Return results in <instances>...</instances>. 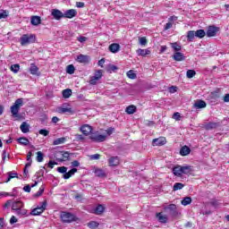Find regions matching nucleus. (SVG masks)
Instances as JSON below:
<instances>
[{"instance_id": "f257e3e1", "label": "nucleus", "mask_w": 229, "mask_h": 229, "mask_svg": "<svg viewBox=\"0 0 229 229\" xmlns=\"http://www.w3.org/2000/svg\"><path fill=\"white\" fill-rule=\"evenodd\" d=\"M172 173L174 176L178 178H182V174H191L192 173V166L191 165H184L182 166L180 165H176L173 167Z\"/></svg>"}, {"instance_id": "f03ea898", "label": "nucleus", "mask_w": 229, "mask_h": 229, "mask_svg": "<svg viewBox=\"0 0 229 229\" xmlns=\"http://www.w3.org/2000/svg\"><path fill=\"white\" fill-rule=\"evenodd\" d=\"M35 40H37V36L33 34H23L20 38V43L21 46H29V44L35 43Z\"/></svg>"}, {"instance_id": "7ed1b4c3", "label": "nucleus", "mask_w": 229, "mask_h": 229, "mask_svg": "<svg viewBox=\"0 0 229 229\" xmlns=\"http://www.w3.org/2000/svg\"><path fill=\"white\" fill-rule=\"evenodd\" d=\"M60 217L63 223H72L74 221H78V216H76V215L67 211H63Z\"/></svg>"}, {"instance_id": "20e7f679", "label": "nucleus", "mask_w": 229, "mask_h": 229, "mask_svg": "<svg viewBox=\"0 0 229 229\" xmlns=\"http://www.w3.org/2000/svg\"><path fill=\"white\" fill-rule=\"evenodd\" d=\"M24 105V100L22 98H18L14 102V105L11 106V114L13 117H19V110L21 106Z\"/></svg>"}, {"instance_id": "39448f33", "label": "nucleus", "mask_w": 229, "mask_h": 229, "mask_svg": "<svg viewBox=\"0 0 229 229\" xmlns=\"http://www.w3.org/2000/svg\"><path fill=\"white\" fill-rule=\"evenodd\" d=\"M47 208V200H44L43 202H40L37 208L31 210L30 216H40V214H42Z\"/></svg>"}, {"instance_id": "423d86ee", "label": "nucleus", "mask_w": 229, "mask_h": 229, "mask_svg": "<svg viewBox=\"0 0 229 229\" xmlns=\"http://www.w3.org/2000/svg\"><path fill=\"white\" fill-rule=\"evenodd\" d=\"M164 211L170 216V217H176L178 216V208L175 204H169L164 208Z\"/></svg>"}, {"instance_id": "0eeeda50", "label": "nucleus", "mask_w": 229, "mask_h": 229, "mask_svg": "<svg viewBox=\"0 0 229 229\" xmlns=\"http://www.w3.org/2000/svg\"><path fill=\"white\" fill-rule=\"evenodd\" d=\"M89 139L93 142H105V140H106V135H103L96 131L91 133Z\"/></svg>"}, {"instance_id": "6e6552de", "label": "nucleus", "mask_w": 229, "mask_h": 229, "mask_svg": "<svg viewBox=\"0 0 229 229\" xmlns=\"http://www.w3.org/2000/svg\"><path fill=\"white\" fill-rule=\"evenodd\" d=\"M217 31H219V28L216 26H209L207 30L206 35L207 37H216L217 35Z\"/></svg>"}, {"instance_id": "1a4fd4ad", "label": "nucleus", "mask_w": 229, "mask_h": 229, "mask_svg": "<svg viewBox=\"0 0 229 229\" xmlns=\"http://www.w3.org/2000/svg\"><path fill=\"white\" fill-rule=\"evenodd\" d=\"M81 131L83 133V135H90V133H92V126L89 125V124H84L82 126H81L80 128Z\"/></svg>"}, {"instance_id": "9d476101", "label": "nucleus", "mask_w": 229, "mask_h": 229, "mask_svg": "<svg viewBox=\"0 0 229 229\" xmlns=\"http://www.w3.org/2000/svg\"><path fill=\"white\" fill-rule=\"evenodd\" d=\"M79 64H89L90 62V56L85 55H79L76 59Z\"/></svg>"}, {"instance_id": "9b49d317", "label": "nucleus", "mask_w": 229, "mask_h": 229, "mask_svg": "<svg viewBox=\"0 0 229 229\" xmlns=\"http://www.w3.org/2000/svg\"><path fill=\"white\" fill-rule=\"evenodd\" d=\"M52 15L54 16V19H55V21H60V19H63V17H64V13L58 9L52 10Z\"/></svg>"}, {"instance_id": "f8f14e48", "label": "nucleus", "mask_w": 229, "mask_h": 229, "mask_svg": "<svg viewBox=\"0 0 229 229\" xmlns=\"http://www.w3.org/2000/svg\"><path fill=\"white\" fill-rule=\"evenodd\" d=\"M103 76V71L98 70L96 72L95 76L89 81L90 85H96L98 80H99Z\"/></svg>"}, {"instance_id": "ddd939ff", "label": "nucleus", "mask_w": 229, "mask_h": 229, "mask_svg": "<svg viewBox=\"0 0 229 229\" xmlns=\"http://www.w3.org/2000/svg\"><path fill=\"white\" fill-rule=\"evenodd\" d=\"M78 15V12L74 9H69L64 13V18L72 19V17H76Z\"/></svg>"}, {"instance_id": "4468645a", "label": "nucleus", "mask_w": 229, "mask_h": 229, "mask_svg": "<svg viewBox=\"0 0 229 229\" xmlns=\"http://www.w3.org/2000/svg\"><path fill=\"white\" fill-rule=\"evenodd\" d=\"M221 126V123L219 122H209L205 125L206 130H216V128H219Z\"/></svg>"}, {"instance_id": "2eb2a0df", "label": "nucleus", "mask_w": 229, "mask_h": 229, "mask_svg": "<svg viewBox=\"0 0 229 229\" xmlns=\"http://www.w3.org/2000/svg\"><path fill=\"white\" fill-rule=\"evenodd\" d=\"M156 217L159 223H162L163 225H165L167 223L168 218L167 216L163 215L162 212L157 213Z\"/></svg>"}, {"instance_id": "dca6fc26", "label": "nucleus", "mask_w": 229, "mask_h": 229, "mask_svg": "<svg viewBox=\"0 0 229 229\" xmlns=\"http://www.w3.org/2000/svg\"><path fill=\"white\" fill-rule=\"evenodd\" d=\"M194 108H196L197 110H199L201 108H207V102H205L204 100H200L198 99L194 105H193Z\"/></svg>"}, {"instance_id": "f3484780", "label": "nucleus", "mask_w": 229, "mask_h": 229, "mask_svg": "<svg viewBox=\"0 0 229 229\" xmlns=\"http://www.w3.org/2000/svg\"><path fill=\"white\" fill-rule=\"evenodd\" d=\"M94 174L98 178H106V173L101 168H95Z\"/></svg>"}, {"instance_id": "a211bd4d", "label": "nucleus", "mask_w": 229, "mask_h": 229, "mask_svg": "<svg viewBox=\"0 0 229 229\" xmlns=\"http://www.w3.org/2000/svg\"><path fill=\"white\" fill-rule=\"evenodd\" d=\"M165 144V138H156L152 140L153 146H164Z\"/></svg>"}, {"instance_id": "6ab92c4d", "label": "nucleus", "mask_w": 229, "mask_h": 229, "mask_svg": "<svg viewBox=\"0 0 229 229\" xmlns=\"http://www.w3.org/2000/svg\"><path fill=\"white\" fill-rule=\"evenodd\" d=\"M108 49L111 53H119V51L121 50V45L117 43H113L109 46Z\"/></svg>"}, {"instance_id": "aec40b11", "label": "nucleus", "mask_w": 229, "mask_h": 229, "mask_svg": "<svg viewBox=\"0 0 229 229\" xmlns=\"http://www.w3.org/2000/svg\"><path fill=\"white\" fill-rule=\"evenodd\" d=\"M138 56H148V55H151V50H149L148 48L147 49H142V48H140L136 51Z\"/></svg>"}, {"instance_id": "412c9836", "label": "nucleus", "mask_w": 229, "mask_h": 229, "mask_svg": "<svg viewBox=\"0 0 229 229\" xmlns=\"http://www.w3.org/2000/svg\"><path fill=\"white\" fill-rule=\"evenodd\" d=\"M109 162V165L111 167H115L117 166V165L119 164L120 160H119V157L115 156V157H111L108 160Z\"/></svg>"}, {"instance_id": "4be33fe9", "label": "nucleus", "mask_w": 229, "mask_h": 229, "mask_svg": "<svg viewBox=\"0 0 229 229\" xmlns=\"http://www.w3.org/2000/svg\"><path fill=\"white\" fill-rule=\"evenodd\" d=\"M173 58L175 60V62H183V60H185V55L181 52H175L173 55Z\"/></svg>"}, {"instance_id": "5701e85b", "label": "nucleus", "mask_w": 229, "mask_h": 229, "mask_svg": "<svg viewBox=\"0 0 229 229\" xmlns=\"http://www.w3.org/2000/svg\"><path fill=\"white\" fill-rule=\"evenodd\" d=\"M19 208H24V203L21 200L14 201L12 205V210H18Z\"/></svg>"}, {"instance_id": "b1692460", "label": "nucleus", "mask_w": 229, "mask_h": 229, "mask_svg": "<svg viewBox=\"0 0 229 229\" xmlns=\"http://www.w3.org/2000/svg\"><path fill=\"white\" fill-rule=\"evenodd\" d=\"M75 173H78V169L72 168L69 172H66L65 174H63V178L64 180H69V178H71V176L74 175Z\"/></svg>"}, {"instance_id": "393cba45", "label": "nucleus", "mask_w": 229, "mask_h": 229, "mask_svg": "<svg viewBox=\"0 0 229 229\" xmlns=\"http://www.w3.org/2000/svg\"><path fill=\"white\" fill-rule=\"evenodd\" d=\"M20 130L22 133H29L30 131V124L26 122H23L21 126H20Z\"/></svg>"}, {"instance_id": "a878e982", "label": "nucleus", "mask_w": 229, "mask_h": 229, "mask_svg": "<svg viewBox=\"0 0 229 229\" xmlns=\"http://www.w3.org/2000/svg\"><path fill=\"white\" fill-rule=\"evenodd\" d=\"M191 154V148L187 147V146H183L182 147L181 150H180V155L182 157H187V155Z\"/></svg>"}, {"instance_id": "bb28decb", "label": "nucleus", "mask_w": 229, "mask_h": 229, "mask_svg": "<svg viewBox=\"0 0 229 229\" xmlns=\"http://www.w3.org/2000/svg\"><path fill=\"white\" fill-rule=\"evenodd\" d=\"M30 22H31L32 26H38V24H40V22H42V20L40 19V16H32Z\"/></svg>"}, {"instance_id": "cd10ccee", "label": "nucleus", "mask_w": 229, "mask_h": 229, "mask_svg": "<svg viewBox=\"0 0 229 229\" xmlns=\"http://www.w3.org/2000/svg\"><path fill=\"white\" fill-rule=\"evenodd\" d=\"M126 114H128L129 115H131L132 114H135V112H137V106L131 105L128 106L125 109Z\"/></svg>"}, {"instance_id": "c85d7f7f", "label": "nucleus", "mask_w": 229, "mask_h": 229, "mask_svg": "<svg viewBox=\"0 0 229 229\" xmlns=\"http://www.w3.org/2000/svg\"><path fill=\"white\" fill-rule=\"evenodd\" d=\"M72 155H74L73 153H71L69 151H61V157H63L64 162H65V160H71V157H72Z\"/></svg>"}, {"instance_id": "c756f323", "label": "nucleus", "mask_w": 229, "mask_h": 229, "mask_svg": "<svg viewBox=\"0 0 229 229\" xmlns=\"http://www.w3.org/2000/svg\"><path fill=\"white\" fill-rule=\"evenodd\" d=\"M117 71H119V67L115 66V64H108L107 67H106V72H117Z\"/></svg>"}, {"instance_id": "7c9ffc66", "label": "nucleus", "mask_w": 229, "mask_h": 229, "mask_svg": "<svg viewBox=\"0 0 229 229\" xmlns=\"http://www.w3.org/2000/svg\"><path fill=\"white\" fill-rule=\"evenodd\" d=\"M17 142L21 146H28V144H30V140H28L26 137H21L17 140Z\"/></svg>"}, {"instance_id": "2f4dec72", "label": "nucleus", "mask_w": 229, "mask_h": 229, "mask_svg": "<svg viewBox=\"0 0 229 229\" xmlns=\"http://www.w3.org/2000/svg\"><path fill=\"white\" fill-rule=\"evenodd\" d=\"M194 37H196V31L189 30L187 32V40H188V42H192L194 40Z\"/></svg>"}, {"instance_id": "473e14b6", "label": "nucleus", "mask_w": 229, "mask_h": 229, "mask_svg": "<svg viewBox=\"0 0 229 229\" xmlns=\"http://www.w3.org/2000/svg\"><path fill=\"white\" fill-rule=\"evenodd\" d=\"M71 96H72V90L71 89L63 90V98H64V99H68V98H71Z\"/></svg>"}, {"instance_id": "72a5a7b5", "label": "nucleus", "mask_w": 229, "mask_h": 229, "mask_svg": "<svg viewBox=\"0 0 229 229\" xmlns=\"http://www.w3.org/2000/svg\"><path fill=\"white\" fill-rule=\"evenodd\" d=\"M103 212H105V208L103 205L98 204L96 208H95V214H97L98 216L103 214Z\"/></svg>"}, {"instance_id": "f704fd0d", "label": "nucleus", "mask_w": 229, "mask_h": 229, "mask_svg": "<svg viewBox=\"0 0 229 229\" xmlns=\"http://www.w3.org/2000/svg\"><path fill=\"white\" fill-rule=\"evenodd\" d=\"M205 35H207V32H205L204 30L200 29L195 31V37H197V38H203Z\"/></svg>"}, {"instance_id": "c9c22d12", "label": "nucleus", "mask_w": 229, "mask_h": 229, "mask_svg": "<svg viewBox=\"0 0 229 229\" xmlns=\"http://www.w3.org/2000/svg\"><path fill=\"white\" fill-rule=\"evenodd\" d=\"M192 203V198L191 197H185L182 201L181 204L184 207H187V205H191Z\"/></svg>"}, {"instance_id": "e433bc0d", "label": "nucleus", "mask_w": 229, "mask_h": 229, "mask_svg": "<svg viewBox=\"0 0 229 229\" xmlns=\"http://www.w3.org/2000/svg\"><path fill=\"white\" fill-rule=\"evenodd\" d=\"M67 140L65 137L58 138L53 141V146H58V144H64Z\"/></svg>"}, {"instance_id": "4c0bfd02", "label": "nucleus", "mask_w": 229, "mask_h": 229, "mask_svg": "<svg viewBox=\"0 0 229 229\" xmlns=\"http://www.w3.org/2000/svg\"><path fill=\"white\" fill-rule=\"evenodd\" d=\"M60 157H62V151L54 152V158H55L57 162H64V158H60Z\"/></svg>"}, {"instance_id": "58836bf2", "label": "nucleus", "mask_w": 229, "mask_h": 229, "mask_svg": "<svg viewBox=\"0 0 229 229\" xmlns=\"http://www.w3.org/2000/svg\"><path fill=\"white\" fill-rule=\"evenodd\" d=\"M60 114H66L68 112L69 114H74V111H72V108L71 107H61L59 109Z\"/></svg>"}, {"instance_id": "ea45409f", "label": "nucleus", "mask_w": 229, "mask_h": 229, "mask_svg": "<svg viewBox=\"0 0 229 229\" xmlns=\"http://www.w3.org/2000/svg\"><path fill=\"white\" fill-rule=\"evenodd\" d=\"M30 74H37V72H38V67L35 65V64H31L30 68Z\"/></svg>"}, {"instance_id": "a19ab883", "label": "nucleus", "mask_w": 229, "mask_h": 229, "mask_svg": "<svg viewBox=\"0 0 229 229\" xmlns=\"http://www.w3.org/2000/svg\"><path fill=\"white\" fill-rule=\"evenodd\" d=\"M76 71V68L73 64H69L66 68L67 74H74V72Z\"/></svg>"}, {"instance_id": "79ce46f5", "label": "nucleus", "mask_w": 229, "mask_h": 229, "mask_svg": "<svg viewBox=\"0 0 229 229\" xmlns=\"http://www.w3.org/2000/svg\"><path fill=\"white\" fill-rule=\"evenodd\" d=\"M183 187H185V184L182 182H176L174 185L173 191H182Z\"/></svg>"}, {"instance_id": "37998d69", "label": "nucleus", "mask_w": 229, "mask_h": 229, "mask_svg": "<svg viewBox=\"0 0 229 229\" xmlns=\"http://www.w3.org/2000/svg\"><path fill=\"white\" fill-rule=\"evenodd\" d=\"M127 77L130 78V80H135L137 78V73L133 70H130L127 72Z\"/></svg>"}, {"instance_id": "c03bdc74", "label": "nucleus", "mask_w": 229, "mask_h": 229, "mask_svg": "<svg viewBox=\"0 0 229 229\" xmlns=\"http://www.w3.org/2000/svg\"><path fill=\"white\" fill-rule=\"evenodd\" d=\"M21 69V65H19L18 64H12L11 65V71L13 72H14V74H17V72H19V70Z\"/></svg>"}, {"instance_id": "a18cd8bd", "label": "nucleus", "mask_w": 229, "mask_h": 229, "mask_svg": "<svg viewBox=\"0 0 229 229\" xmlns=\"http://www.w3.org/2000/svg\"><path fill=\"white\" fill-rule=\"evenodd\" d=\"M36 160L37 162H44V153L38 151Z\"/></svg>"}, {"instance_id": "49530a36", "label": "nucleus", "mask_w": 229, "mask_h": 229, "mask_svg": "<svg viewBox=\"0 0 229 229\" xmlns=\"http://www.w3.org/2000/svg\"><path fill=\"white\" fill-rule=\"evenodd\" d=\"M171 47L174 49V51H176V53H178V51H182V46L178 45L176 42L172 43Z\"/></svg>"}, {"instance_id": "de8ad7c7", "label": "nucleus", "mask_w": 229, "mask_h": 229, "mask_svg": "<svg viewBox=\"0 0 229 229\" xmlns=\"http://www.w3.org/2000/svg\"><path fill=\"white\" fill-rule=\"evenodd\" d=\"M14 212H16L17 216H26L28 214V210L18 208Z\"/></svg>"}, {"instance_id": "09e8293b", "label": "nucleus", "mask_w": 229, "mask_h": 229, "mask_svg": "<svg viewBox=\"0 0 229 229\" xmlns=\"http://www.w3.org/2000/svg\"><path fill=\"white\" fill-rule=\"evenodd\" d=\"M89 228L91 229H96L98 228V226H99V223L96 222V221H91L88 224Z\"/></svg>"}, {"instance_id": "8fccbe9b", "label": "nucleus", "mask_w": 229, "mask_h": 229, "mask_svg": "<svg viewBox=\"0 0 229 229\" xmlns=\"http://www.w3.org/2000/svg\"><path fill=\"white\" fill-rule=\"evenodd\" d=\"M44 186H41L39 188V190L37 191V193L34 194V198H40V196H42V194H44Z\"/></svg>"}, {"instance_id": "3c124183", "label": "nucleus", "mask_w": 229, "mask_h": 229, "mask_svg": "<svg viewBox=\"0 0 229 229\" xmlns=\"http://www.w3.org/2000/svg\"><path fill=\"white\" fill-rule=\"evenodd\" d=\"M186 76H187V78H194V76H196V71H194V70H188L187 72H186Z\"/></svg>"}, {"instance_id": "603ef678", "label": "nucleus", "mask_w": 229, "mask_h": 229, "mask_svg": "<svg viewBox=\"0 0 229 229\" xmlns=\"http://www.w3.org/2000/svg\"><path fill=\"white\" fill-rule=\"evenodd\" d=\"M75 140L77 142H83V140H85V136H83V134H75Z\"/></svg>"}, {"instance_id": "864d4df0", "label": "nucleus", "mask_w": 229, "mask_h": 229, "mask_svg": "<svg viewBox=\"0 0 229 229\" xmlns=\"http://www.w3.org/2000/svg\"><path fill=\"white\" fill-rule=\"evenodd\" d=\"M57 173H61V174H65L67 173V166L57 167Z\"/></svg>"}, {"instance_id": "5fc2aeb1", "label": "nucleus", "mask_w": 229, "mask_h": 229, "mask_svg": "<svg viewBox=\"0 0 229 229\" xmlns=\"http://www.w3.org/2000/svg\"><path fill=\"white\" fill-rule=\"evenodd\" d=\"M39 135H43L44 137H47L49 135V131L46 129H41L38 131Z\"/></svg>"}, {"instance_id": "6e6d98bb", "label": "nucleus", "mask_w": 229, "mask_h": 229, "mask_svg": "<svg viewBox=\"0 0 229 229\" xmlns=\"http://www.w3.org/2000/svg\"><path fill=\"white\" fill-rule=\"evenodd\" d=\"M9 180H12L13 178H19V174L13 173V172H9Z\"/></svg>"}, {"instance_id": "4d7b16f0", "label": "nucleus", "mask_w": 229, "mask_h": 229, "mask_svg": "<svg viewBox=\"0 0 229 229\" xmlns=\"http://www.w3.org/2000/svg\"><path fill=\"white\" fill-rule=\"evenodd\" d=\"M140 46H146V44H148V39H146L144 37L140 38Z\"/></svg>"}, {"instance_id": "13d9d810", "label": "nucleus", "mask_w": 229, "mask_h": 229, "mask_svg": "<svg viewBox=\"0 0 229 229\" xmlns=\"http://www.w3.org/2000/svg\"><path fill=\"white\" fill-rule=\"evenodd\" d=\"M58 165V163H56L55 161H53V160H50L49 162H48V167L50 168V169H53V167H55V165Z\"/></svg>"}, {"instance_id": "bf43d9fd", "label": "nucleus", "mask_w": 229, "mask_h": 229, "mask_svg": "<svg viewBox=\"0 0 229 229\" xmlns=\"http://www.w3.org/2000/svg\"><path fill=\"white\" fill-rule=\"evenodd\" d=\"M77 40L83 44V42H87V37L80 36L79 38H77Z\"/></svg>"}, {"instance_id": "052dcab7", "label": "nucleus", "mask_w": 229, "mask_h": 229, "mask_svg": "<svg viewBox=\"0 0 229 229\" xmlns=\"http://www.w3.org/2000/svg\"><path fill=\"white\" fill-rule=\"evenodd\" d=\"M168 90H169L170 94H174V92H176L178 90V87H169Z\"/></svg>"}, {"instance_id": "680f3d73", "label": "nucleus", "mask_w": 229, "mask_h": 229, "mask_svg": "<svg viewBox=\"0 0 229 229\" xmlns=\"http://www.w3.org/2000/svg\"><path fill=\"white\" fill-rule=\"evenodd\" d=\"M6 17H8V13L6 11L0 13V19H6Z\"/></svg>"}, {"instance_id": "e2e57ef3", "label": "nucleus", "mask_w": 229, "mask_h": 229, "mask_svg": "<svg viewBox=\"0 0 229 229\" xmlns=\"http://www.w3.org/2000/svg\"><path fill=\"white\" fill-rule=\"evenodd\" d=\"M55 96L53 95V91H48L46 93L47 99H52Z\"/></svg>"}, {"instance_id": "0e129e2a", "label": "nucleus", "mask_w": 229, "mask_h": 229, "mask_svg": "<svg viewBox=\"0 0 229 229\" xmlns=\"http://www.w3.org/2000/svg\"><path fill=\"white\" fill-rule=\"evenodd\" d=\"M174 119H175V121H180V119H182V115L180 114V113H174Z\"/></svg>"}, {"instance_id": "69168bd1", "label": "nucleus", "mask_w": 229, "mask_h": 229, "mask_svg": "<svg viewBox=\"0 0 229 229\" xmlns=\"http://www.w3.org/2000/svg\"><path fill=\"white\" fill-rule=\"evenodd\" d=\"M41 176H44V169L39 170L38 173H36L37 179L40 178Z\"/></svg>"}, {"instance_id": "338daca9", "label": "nucleus", "mask_w": 229, "mask_h": 229, "mask_svg": "<svg viewBox=\"0 0 229 229\" xmlns=\"http://www.w3.org/2000/svg\"><path fill=\"white\" fill-rule=\"evenodd\" d=\"M23 191L25 192H31V186H30V184H27L23 187Z\"/></svg>"}, {"instance_id": "774afa93", "label": "nucleus", "mask_w": 229, "mask_h": 229, "mask_svg": "<svg viewBox=\"0 0 229 229\" xmlns=\"http://www.w3.org/2000/svg\"><path fill=\"white\" fill-rule=\"evenodd\" d=\"M72 167H80V161L74 160L72 162Z\"/></svg>"}]
</instances>
